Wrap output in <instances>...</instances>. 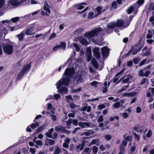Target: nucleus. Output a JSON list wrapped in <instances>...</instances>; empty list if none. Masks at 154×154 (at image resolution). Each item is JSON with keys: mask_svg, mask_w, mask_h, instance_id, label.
<instances>
[{"mask_svg": "<svg viewBox=\"0 0 154 154\" xmlns=\"http://www.w3.org/2000/svg\"><path fill=\"white\" fill-rule=\"evenodd\" d=\"M103 116L102 115H100L97 120L98 122H103Z\"/></svg>", "mask_w": 154, "mask_h": 154, "instance_id": "nucleus-51", "label": "nucleus"}, {"mask_svg": "<svg viewBox=\"0 0 154 154\" xmlns=\"http://www.w3.org/2000/svg\"><path fill=\"white\" fill-rule=\"evenodd\" d=\"M144 70V76H147L150 74V72L149 70H146V68Z\"/></svg>", "mask_w": 154, "mask_h": 154, "instance_id": "nucleus-42", "label": "nucleus"}, {"mask_svg": "<svg viewBox=\"0 0 154 154\" xmlns=\"http://www.w3.org/2000/svg\"><path fill=\"white\" fill-rule=\"evenodd\" d=\"M25 33L24 32H22L20 34L17 35L19 40L21 41L22 39L25 35Z\"/></svg>", "mask_w": 154, "mask_h": 154, "instance_id": "nucleus-22", "label": "nucleus"}, {"mask_svg": "<svg viewBox=\"0 0 154 154\" xmlns=\"http://www.w3.org/2000/svg\"><path fill=\"white\" fill-rule=\"evenodd\" d=\"M98 148L96 146H94L93 148L92 152L93 154H96L97 152Z\"/></svg>", "mask_w": 154, "mask_h": 154, "instance_id": "nucleus-38", "label": "nucleus"}, {"mask_svg": "<svg viewBox=\"0 0 154 154\" xmlns=\"http://www.w3.org/2000/svg\"><path fill=\"white\" fill-rule=\"evenodd\" d=\"M4 52L8 54H12L13 51V46L11 45H7L3 47Z\"/></svg>", "mask_w": 154, "mask_h": 154, "instance_id": "nucleus-6", "label": "nucleus"}, {"mask_svg": "<svg viewBox=\"0 0 154 154\" xmlns=\"http://www.w3.org/2000/svg\"><path fill=\"white\" fill-rule=\"evenodd\" d=\"M137 94L135 92L132 93H122V95L123 97H130L133 96Z\"/></svg>", "mask_w": 154, "mask_h": 154, "instance_id": "nucleus-16", "label": "nucleus"}, {"mask_svg": "<svg viewBox=\"0 0 154 154\" xmlns=\"http://www.w3.org/2000/svg\"><path fill=\"white\" fill-rule=\"evenodd\" d=\"M54 130L57 131H63L64 130V128L63 126L59 125L54 127Z\"/></svg>", "mask_w": 154, "mask_h": 154, "instance_id": "nucleus-21", "label": "nucleus"}, {"mask_svg": "<svg viewBox=\"0 0 154 154\" xmlns=\"http://www.w3.org/2000/svg\"><path fill=\"white\" fill-rule=\"evenodd\" d=\"M120 105V103L119 102H117L115 103L113 105V106L115 108H119Z\"/></svg>", "mask_w": 154, "mask_h": 154, "instance_id": "nucleus-39", "label": "nucleus"}, {"mask_svg": "<svg viewBox=\"0 0 154 154\" xmlns=\"http://www.w3.org/2000/svg\"><path fill=\"white\" fill-rule=\"evenodd\" d=\"M72 121L71 119H69L66 122V125L68 126H69L72 123Z\"/></svg>", "mask_w": 154, "mask_h": 154, "instance_id": "nucleus-62", "label": "nucleus"}, {"mask_svg": "<svg viewBox=\"0 0 154 154\" xmlns=\"http://www.w3.org/2000/svg\"><path fill=\"white\" fill-rule=\"evenodd\" d=\"M65 97L67 101V102H69L70 100H71L72 101H73V100L72 97L70 95L66 96Z\"/></svg>", "mask_w": 154, "mask_h": 154, "instance_id": "nucleus-40", "label": "nucleus"}, {"mask_svg": "<svg viewBox=\"0 0 154 154\" xmlns=\"http://www.w3.org/2000/svg\"><path fill=\"white\" fill-rule=\"evenodd\" d=\"M101 50L103 57L104 58H106L109 55V48L106 47H104L102 48Z\"/></svg>", "mask_w": 154, "mask_h": 154, "instance_id": "nucleus-7", "label": "nucleus"}, {"mask_svg": "<svg viewBox=\"0 0 154 154\" xmlns=\"http://www.w3.org/2000/svg\"><path fill=\"white\" fill-rule=\"evenodd\" d=\"M145 68H143V69H140L139 72L138 74L141 77L144 76V70H145Z\"/></svg>", "mask_w": 154, "mask_h": 154, "instance_id": "nucleus-25", "label": "nucleus"}, {"mask_svg": "<svg viewBox=\"0 0 154 154\" xmlns=\"http://www.w3.org/2000/svg\"><path fill=\"white\" fill-rule=\"evenodd\" d=\"M127 142L125 140H123L122 141L121 144L120 145H122L123 146L125 147L127 146Z\"/></svg>", "mask_w": 154, "mask_h": 154, "instance_id": "nucleus-63", "label": "nucleus"}, {"mask_svg": "<svg viewBox=\"0 0 154 154\" xmlns=\"http://www.w3.org/2000/svg\"><path fill=\"white\" fill-rule=\"evenodd\" d=\"M45 127V125H43L42 126H40L36 130V132L37 133H38L40 131L43 130L44 127Z\"/></svg>", "mask_w": 154, "mask_h": 154, "instance_id": "nucleus-29", "label": "nucleus"}, {"mask_svg": "<svg viewBox=\"0 0 154 154\" xmlns=\"http://www.w3.org/2000/svg\"><path fill=\"white\" fill-rule=\"evenodd\" d=\"M75 71L74 68H67L63 74L62 79H60L56 84L57 88L58 89L62 85H67L69 83L70 78L73 77Z\"/></svg>", "mask_w": 154, "mask_h": 154, "instance_id": "nucleus-1", "label": "nucleus"}, {"mask_svg": "<svg viewBox=\"0 0 154 154\" xmlns=\"http://www.w3.org/2000/svg\"><path fill=\"white\" fill-rule=\"evenodd\" d=\"M35 143H36L37 145H35V146L37 148H38V146H41L42 144V141L39 140H38L36 141Z\"/></svg>", "mask_w": 154, "mask_h": 154, "instance_id": "nucleus-31", "label": "nucleus"}, {"mask_svg": "<svg viewBox=\"0 0 154 154\" xmlns=\"http://www.w3.org/2000/svg\"><path fill=\"white\" fill-rule=\"evenodd\" d=\"M85 144V141H83L82 142L81 144V150H82L84 148Z\"/></svg>", "mask_w": 154, "mask_h": 154, "instance_id": "nucleus-64", "label": "nucleus"}, {"mask_svg": "<svg viewBox=\"0 0 154 154\" xmlns=\"http://www.w3.org/2000/svg\"><path fill=\"white\" fill-rule=\"evenodd\" d=\"M56 36V33H53L52 34H51V35L50 36L48 39L49 40H50L51 39L55 37Z\"/></svg>", "mask_w": 154, "mask_h": 154, "instance_id": "nucleus-58", "label": "nucleus"}, {"mask_svg": "<svg viewBox=\"0 0 154 154\" xmlns=\"http://www.w3.org/2000/svg\"><path fill=\"white\" fill-rule=\"evenodd\" d=\"M102 8L101 6H98L96 8L97 11V14L96 16L99 15L101 13V10H102Z\"/></svg>", "mask_w": 154, "mask_h": 154, "instance_id": "nucleus-27", "label": "nucleus"}, {"mask_svg": "<svg viewBox=\"0 0 154 154\" xmlns=\"http://www.w3.org/2000/svg\"><path fill=\"white\" fill-rule=\"evenodd\" d=\"M85 78L84 74L82 72H78L77 74L76 77L75 78L74 80H76L77 84L81 82Z\"/></svg>", "mask_w": 154, "mask_h": 154, "instance_id": "nucleus-5", "label": "nucleus"}, {"mask_svg": "<svg viewBox=\"0 0 154 154\" xmlns=\"http://www.w3.org/2000/svg\"><path fill=\"white\" fill-rule=\"evenodd\" d=\"M60 87L58 89V92L61 94H66L68 92V90L67 88L65 87H62L60 88Z\"/></svg>", "mask_w": 154, "mask_h": 154, "instance_id": "nucleus-12", "label": "nucleus"}, {"mask_svg": "<svg viewBox=\"0 0 154 154\" xmlns=\"http://www.w3.org/2000/svg\"><path fill=\"white\" fill-rule=\"evenodd\" d=\"M79 41L80 43L83 45H86L88 44V42L84 38H79Z\"/></svg>", "mask_w": 154, "mask_h": 154, "instance_id": "nucleus-18", "label": "nucleus"}, {"mask_svg": "<svg viewBox=\"0 0 154 154\" xmlns=\"http://www.w3.org/2000/svg\"><path fill=\"white\" fill-rule=\"evenodd\" d=\"M78 125L79 126L82 128H85L90 126L89 124L87 122H79Z\"/></svg>", "mask_w": 154, "mask_h": 154, "instance_id": "nucleus-14", "label": "nucleus"}, {"mask_svg": "<svg viewBox=\"0 0 154 154\" xmlns=\"http://www.w3.org/2000/svg\"><path fill=\"white\" fill-rule=\"evenodd\" d=\"M147 60L146 59H144L143 60H142L140 63L139 66H142L145 64L147 63Z\"/></svg>", "mask_w": 154, "mask_h": 154, "instance_id": "nucleus-43", "label": "nucleus"}, {"mask_svg": "<svg viewBox=\"0 0 154 154\" xmlns=\"http://www.w3.org/2000/svg\"><path fill=\"white\" fill-rule=\"evenodd\" d=\"M54 130L53 128H51L45 134V135L49 138H52L51 134L52 133Z\"/></svg>", "mask_w": 154, "mask_h": 154, "instance_id": "nucleus-20", "label": "nucleus"}, {"mask_svg": "<svg viewBox=\"0 0 154 154\" xmlns=\"http://www.w3.org/2000/svg\"><path fill=\"white\" fill-rule=\"evenodd\" d=\"M22 2L17 0H13L11 1L10 3L13 6H16L20 5Z\"/></svg>", "mask_w": 154, "mask_h": 154, "instance_id": "nucleus-15", "label": "nucleus"}, {"mask_svg": "<svg viewBox=\"0 0 154 154\" xmlns=\"http://www.w3.org/2000/svg\"><path fill=\"white\" fill-rule=\"evenodd\" d=\"M134 8L132 6H131L127 10V12L128 14H130L131 13L133 10Z\"/></svg>", "mask_w": 154, "mask_h": 154, "instance_id": "nucleus-44", "label": "nucleus"}, {"mask_svg": "<svg viewBox=\"0 0 154 154\" xmlns=\"http://www.w3.org/2000/svg\"><path fill=\"white\" fill-rule=\"evenodd\" d=\"M31 67L30 63L24 65L21 70L18 73L17 78V80H20L22 78L24 74L26 73L31 68Z\"/></svg>", "mask_w": 154, "mask_h": 154, "instance_id": "nucleus-3", "label": "nucleus"}, {"mask_svg": "<svg viewBox=\"0 0 154 154\" xmlns=\"http://www.w3.org/2000/svg\"><path fill=\"white\" fill-rule=\"evenodd\" d=\"M134 138L137 141H139V137L138 134H136V133L134 134Z\"/></svg>", "mask_w": 154, "mask_h": 154, "instance_id": "nucleus-60", "label": "nucleus"}, {"mask_svg": "<svg viewBox=\"0 0 154 154\" xmlns=\"http://www.w3.org/2000/svg\"><path fill=\"white\" fill-rule=\"evenodd\" d=\"M83 5H87V4L86 2H82L80 3L74 5L75 7L78 10H82L85 7Z\"/></svg>", "mask_w": 154, "mask_h": 154, "instance_id": "nucleus-11", "label": "nucleus"}, {"mask_svg": "<svg viewBox=\"0 0 154 154\" xmlns=\"http://www.w3.org/2000/svg\"><path fill=\"white\" fill-rule=\"evenodd\" d=\"M140 49H137V48L134 47H132L131 49L126 54V56H128L131 54L132 55H134L140 51Z\"/></svg>", "mask_w": 154, "mask_h": 154, "instance_id": "nucleus-8", "label": "nucleus"}, {"mask_svg": "<svg viewBox=\"0 0 154 154\" xmlns=\"http://www.w3.org/2000/svg\"><path fill=\"white\" fill-rule=\"evenodd\" d=\"M117 3L116 2L114 1L112 4V7L114 8H116L117 7Z\"/></svg>", "mask_w": 154, "mask_h": 154, "instance_id": "nucleus-53", "label": "nucleus"}, {"mask_svg": "<svg viewBox=\"0 0 154 154\" xmlns=\"http://www.w3.org/2000/svg\"><path fill=\"white\" fill-rule=\"evenodd\" d=\"M129 24V23H128L127 25L125 26V23L122 20H118L116 22H112L107 24L106 32L108 33H110L112 32V29L116 27H119L120 29H122L127 27Z\"/></svg>", "mask_w": 154, "mask_h": 154, "instance_id": "nucleus-2", "label": "nucleus"}, {"mask_svg": "<svg viewBox=\"0 0 154 154\" xmlns=\"http://www.w3.org/2000/svg\"><path fill=\"white\" fill-rule=\"evenodd\" d=\"M99 149L102 151H103L106 150L105 146H104L103 145H101L99 146Z\"/></svg>", "mask_w": 154, "mask_h": 154, "instance_id": "nucleus-57", "label": "nucleus"}, {"mask_svg": "<svg viewBox=\"0 0 154 154\" xmlns=\"http://www.w3.org/2000/svg\"><path fill=\"white\" fill-rule=\"evenodd\" d=\"M72 122L73 123V124L75 126H77L78 124V121L77 119H74L73 120Z\"/></svg>", "mask_w": 154, "mask_h": 154, "instance_id": "nucleus-56", "label": "nucleus"}, {"mask_svg": "<svg viewBox=\"0 0 154 154\" xmlns=\"http://www.w3.org/2000/svg\"><path fill=\"white\" fill-rule=\"evenodd\" d=\"M140 126L138 125H137L133 128V129L135 131H137L139 129H140Z\"/></svg>", "mask_w": 154, "mask_h": 154, "instance_id": "nucleus-61", "label": "nucleus"}, {"mask_svg": "<svg viewBox=\"0 0 154 154\" xmlns=\"http://www.w3.org/2000/svg\"><path fill=\"white\" fill-rule=\"evenodd\" d=\"M91 63L93 66L96 68H97L98 67V64L95 59H93Z\"/></svg>", "mask_w": 154, "mask_h": 154, "instance_id": "nucleus-23", "label": "nucleus"}, {"mask_svg": "<svg viewBox=\"0 0 154 154\" xmlns=\"http://www.w3.org/2000/svg\"><path fill=\"white\" fill-rule=\"evenodd\" d=\"M98 82L96 81H94L91 83V85L92 86H94L95 87H96L97 86V84Z\"/></svg>", "mask_w": 154, "mask_h": 154, "instance_id": "nucleus-52", "label": "nucleus"}, {"mask_svg": "<svg viewBox=\"0 0 154 154\" xmlns=\"http://www.w3.org/2000/svg\"><path fill=\"white\" fill-rule=\"evenodd\" d=\"M120 152L124 153L125 149V147L122 145H120L119 146Z\"/></svg>", "mask_w": 154, "mask_h": 154, "instance_id": "nucleus-30", "label": "nucleus"}, {"mask_svg": "<svg viewBox=\"0 0 154 154\" xmlns=\"http://www.w3.org/2000/svg\"><path fill=\"white\" fill-rule=\"evenodd\" d=\"M99 140L98 139H94L92 140L91 143H90V144L91 145H93L94 144H95L97 142H99Z\"/></svg>", "mask_w": 154, "mask_h": 154, "instance_id": "nucleus-28", "label": "nucleus"}, {"mask_svg": "<svg viewBox=\"0 0 154 154\" xmlns=\"http://www.w3.org/2000/svg\"><path fill=\"white\" fill-rule=\"evenodd\" d=\"M39 126V124L38 122H36L35 124L33 123L31 125V127L32 129H34Z\"/></svg>", "mask_w": 154, "mask_h": 154, "instance_id": "nucleus-34", "label": "nucleus"}, {"mask_svg": "<svg viewBox=\"0 0 154 154\" xmlns=\"http://www.w3.org/2000/svg\"><path fill=\"white\" fill-rule=\"evenodd\" d=\"M19 19V17H16L11 19V20L13 23H15L18 21Z\"/></svg>", "mask_w": 154, "mask_h": 154, "instance_id": "nucleus-48", "label": "nucleus"}, {"mask_svg": "<svg viewBox=\"0 0 154 154\" xmlns=\"http://www.w3.org/2000/svg\"><path fill=\"white\" fill-rule=\"evenodd\" d=\"M34 27H31L29 28L25 32L26 35H31L34 34L35 32H34Z\"/></svg>", "mask_w": 154, "mask_h": 154, "instance_id": "nucleus-10", "label": "nucleus"}, {"mask_svg": "<svg viewBox=\"0 0 154 154\" xmlns=\"http://www.w3.org/2000/svg\"><path fill=\"white\" fill-rule=\"evenodd\" d=\"M152 135V132L151 130H149L148 132L146 134V136L148 137H150Z\"/></svg>", "mask_w": 154, "mask_h": 154, "instance_id": "nucleus-36", "label": "nucleus"}, {"mask_svg": "<svg viewBox=\"0 0 154 154\" xmlns=\"http://www.w3.org/2000/svg\"><path fill=\"white\" fill-rule=\"evenodd\" d=\"M124 138L127 141H130L132 139V137L130 136H128L127 137H125V135L123 136Z\"/></svg>", "mask_w": 154, "mask_h": 154, "instance_id": "nucleus-49", "label": "nucleus"}, {"mask_svg": "<svg viewBox=\"0 0 154 154\" xmlns=\"http://www.w3.org/2000/svg\"><path fill=\"white\" fill-rule=\"evenodd\" d=\"M94 14L93 12H90L88 16V18H92L94 17Z\"/></svg>", "mask_w": 154, "mask_h": 154, "instance_id": "nucleus-47", "label": "nucleus"}, {"mask_svg": "<svg viewBox=\"0 0 154 154\" xmlns=\"http://www.w3.org/2000/svg\"><path fill=\"white\" fill-rule=\"evenodd\" d=\"M50 6L48 5L46 2H45V4L43 6V9L49 14L51 13V11L50 10Z\"/></svg>", "mask_w": 154, "mask_h": 154, "instance_id": "nucleus-13", "label": "nucleus"}, {"mask_svg": "<svg viewBox=\"0 0 154 154\" xmlns=\"http://www.w3.org/2000/svg\"><path fill=\"white\" fill-rule=\"evenodd\" d=\"M60 48V46L58 45L54 47L53 48V50L54 51H56Z\"/></svg>", "mask_w": 154, "mask_h": 154, "instance_id": "nucleus-59", "label": "nucleus"}, {"mask_svg": "<svg viewBox=\"0 0 154 154\" xmlns=\"http://www.w3.org/2000/svg\"><path fill=\"white\" fill-rule=\"evenodd\" d=\"M91 55V49L90 48H88L87 49V51L86 52V56H88Z\"/></svg>", "mask_w": 154, "mask_h": 154, "instance_id": "nucleus-33", "label": "nucleus"}, {"mask_svg": "<svg viewBox=\"0 0 154 154\" xmlns=\"http://www.w3.org/2000/svg\"><path fill=\"white\" fill-rule=\"evenodd\" d=\"M82 89L81 87H79L77 89L72 90V92L73 93H78L81 91Z\"/></svg>", "mask_w": 154, "mask_h": 154, "instance_id": "nucleus-41", "label": "nucleus"}, {"mask_svg": "<svg viewBox=\"0 0 154 154\" xmlns=\"http://www.w3.org/2000/svg\"><path fill=\"white\" fill-rule=\"evenodd\" d=\"M93 52L96 57L97 59H99L100 56L99 48L97 47H95L93 49Z\"/></svg>", "mask_w": 154, "mask_h": 154, "instance_id": "nucleus-9", "label": "nucleus"}, {"mask_svg": "<svg viewBox=\"0 0 154 154\" xmlns=\"http://www.w3.org/2000/svg\"><path fill=\"white\" fill-rule=\"evenodd\" d=\"M102 29L100 27L95 29L91 32H86L85 34V36L88 39H90L96 35L100 34L102 32Z\"/></svg>", "mask_w": 154, "mask_h": 154, "instance_id": "nucleus-4", "label": "nucleus"}, {"mask_svg": "<svg viewBox=\"0 0 154 154\" xmlns=\"http://www.w3.org/2000/svg\"><path fill=\"white\" fill-rule=\"evenodd\" d=\"M89 151L90 148L88 147H86L84 149L82 153L84 154H87L88 153H90Z\"/></svg>", "mask_w": 154, "mask_h": 154, "instance_id": "nucleus-35", "label": "nucleus"}, {"mask_svg": "<svg viewBox=\"0 0 154 154\" xmlns=\"http://www.w3.org/2000/svg\"><path fill=\"white\" fill-rule=\"evenodd\" d=\"M50 116H51V119L53 121H55L57 120V117L56 116L52 114H50Z\"/></svg>", "mask_w": 154, "mask_h": 154, "instance_id": "nucleus-46", "label": "nucleus"}, {"mask_svg": "<svg viewBox=\"0 0 154 154\" xmlns=\"http://www.w3.org/2000/svg\"><path fill=\"white\" fill-rule=\"evenodd\" d=\"M60 45H59L60 46V48H61L64 50L66 47V44L65 42H60Z\"/></svg>", "mask_w": 154, "mask_h": 154, "instance_id": "nucleus-26", "label": "nucleus"}, {"mask_svg": "<svg viewBox=\"0 0 154 154\" xmlns=\"http://www.w3.org/2000/svg\"><path fill=\"white\" fill-rule=\"evenodd\" d=\"M47 140L48 141L50 145H52L55 143L54 141L52 140L47 139Z\"/></svg>", "mask_w": 154, "mask_h": 154, "instance_id": "nucleus-55", "label": "nucleus"}, {"mask_svg": "<svg viewBox=\"0 0 154 154\" xmlns=\"http://www.w3.org/2000/svg\"><path fill=\"white\" fill-rule=\"evenodd\" d=\"M74 47H75L76 49V51H78L80 50V48L78 45L76 43H74L73 45Z\"/></svg>", "mask_w": 154, "mask_h": 154, "instance_id": "nucleus-54", "label": "nucleus"}, {"mask_svg": "<svg viewBox=\"0 0 154 154\" xmlns=\"http://www.w3.org/2000/svg\"><path fill=\"white\" fill-rule=\"evenodd\" d=\"M29 151L32 154H34L36 152V150L35 148H30Z\"/></svg>", "mask_w": 154, "mask_h": 154, "instance_id": "nucleus-45", "label": "nucleus"}, {"mask_svg": "<svg viewBox=\"0 0 154 154\" xmlns=\"http://www.w3.org/2000/svg\"><path fill=\"white\" fill-rule=\"evenodd\" d=\"M94 132L91 130H88L87 131L84 132L82 134V135H85L86 136H89L90 135L94 134Z\"/></svg>", "mask_w": 154, "mask_h": 154, "instance_id": "nucleus-17", "label": "nucleus"}, {"mask_svg": "<svg viewBox=\"0 0 154 154\" xmlns=\"http://www.w3.org/2000/svg\"><path fill=\"white\" fill-rule=\"evenodd\" d=\"M120 114L121 116L125 119H126L128 118L129 115L126 112L122 113H121Z\"/></svg>", "mask_w": 154, "mask_h": 154, "instance_id": "nucleus-32", "label": "nucleus"}, {"mask_svg": "<svg viewBox=\"0 0 154 154\" xmlns=\"http://www.w3.org/2000/svg\"><path fill=\"white\" fill-rule=\"evenodd\" d=\"M60 97V96L59 94H55L54 95V98L56 100H57Z\"/></svg>", "mask_w": 154, "mask_h": 154, "instance_id": "nucleus-50", "label": "nucleus"}, {"mask_svg": "<svg viewBox=\"0 0 154 154\" xmlns=\"http://www.w3.org/2000/svg\"><path fill=\"white\" fill-rule=\"evenodd\" d=\"M143 52L142 55L145 56H147L150 54V53L149 51L147 50V47H145L142 50Z\"/></svg>", "mask_w": 154, "mask_h": 154, "instance_id": "nucleus-19", "label": "nucleus"}, {"mask_svg": "<svg viewBox=\"0 0 154 154\" xmlns=\"http://www.w3.org/2000/svg\"><path fill=\"white\" fill-rule=\"evenodd\" d=\"M105 139L107 141H109L112 139V136L110 134H106L104 136Z\"/></svg>", "mask_w": 154, "mask_h": 154, "instance_id": "nucleus-37", "label": "nucleus"}, {"mask_svg": "<svg viewBox=\"0 0 154 154\" xmlns=\"http://www.w3.org/2000/svg\"><path fill=\"white\" fill-rule=\"evenodd\" d=\"M61 152L60 149L58 146H56L55 149L54 154H59Z\"/></svg>", "mask_w": 154, "mask_h": 154, "instance_id": "nucleus-24", "label": "nucleus"}]
</instances>
